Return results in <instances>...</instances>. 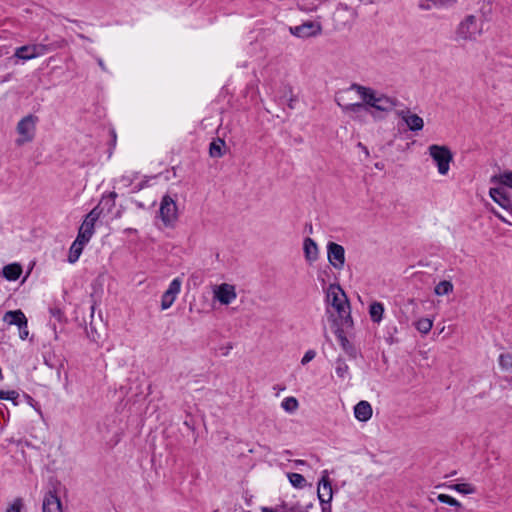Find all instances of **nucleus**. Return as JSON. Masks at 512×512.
<instances>
[{
  "instance_id": "nucleus-28",
  "label": "nucleus",
  "mask_w": 512,
  "mask_h": 512,
  "mask_svg": "<svg viewBox=\"0 0 512 512\" xmlns=\"http://www.w3.org/2000/svg\"><path fill=\"white\" fill-rule=\"evenodd\" d=\"M384 306L380 302H373L369 307L370 318L373 322L379 323L382 320Z\"/></svg>"
},
{
  "instance_id": "nucleus-26",
  "label": "nucleus",
  "mask_w": 512,
  "mask_h": 512,
  "mask_svg": "<svg viewBox=\"0 0 512 512\" xmlns=\"http://www.w3.org/2000/svg\"><path fill=\"white\" fill-rule=\"evenodd\" d=\"M335 373L342 380L350 379L349 366L344 358L338 357L335 360Z\"/></svg>"
},
{
  "instance_id": "nucleus-45",
  "label": "nucleus",
  "mask_w": 512,
  "mask_h": 512,
  "mask_svg": "<svg viewBox=\"0 0 512 512\" xmlns=\"http://www.w3.org/2000/svg\"><path fill=\"white\" fill-rule=\"evenodd\" d=\"M494 215L502 222L504 223H507V224H511L509 221H507L501 214H499L498 212H494Z\"/></svg>"
},
{
  "instance_id": "nucleus-44",
  "label": "nucleus",
  "mask_w": 512,
  "mask_h": 512,
  "mask_svg": "<svg viewBox=\"0 0 512 512\" xmlns=\"http://www.w3.org/2000/svg\"><path fill=\"white\" fill-rule=\"evenodd\" d=\"M96 61L100 67V69L103 71V72H108V69L104 63V61L102 60V58L100 57H96Z\"/></svg>"
},
{
  "instance_id": "nucleus-41",
  "label": "nucleus",
  "mask_w": 512,
  "mask_h": 512,
  "mask_svg": "<svg viewBox=\"0 0 512 512\" xmlns=\"http://www.w3.org/2000/svg\"><path fill=\"white\" fill-rule=\"evenodd\" d=\"M18 397H19L18 392L14 391V390L6 391L5 400H11L14 405H18V402H17Z\"/></svg>"
},
{
  "instance_id": "nucleus-42",
  "label": "nucleus",
  "mask_w": 512,
  "mask_h": 512,
  "mask_svg": "<svg viewBox=\"0 0 512 512\" xmlns=\"http://www.w3.org/2000/svg\"><path fill=\"white\" fill-rule=\"evenodd\" d=\"M19 336L22 340H25L28 335H29V331H28V322L23 324V325H20L19 327Z\"/></svg>"
},
{
  "instance_id": "nucleus-32",
  "label": "nucleus",
  "mask_w": 512,
  "mask_h": 512,
  "mask_svg": "<svg viewBox=\"0 0 512 512\" xmlns=\"http://www.w3.org/2000/svg\"><path fill=\"white\" fill-rule=\"evenodd\" d=\"M298 400L295 398V397H286L285 399H283V401L281 402V407L286 411V412H289V413H293L294 411H296L298 409Z\"/></svg>"
},
{
  "instance_id": "nucleus-14",
  "label": "nucleus",
  "mask_w": 512,
  "mask_h": 512,
  "mask_svg": "<svg viewBox=\"0 0 512 512\" xmlns=\"http://www.w3.org/2000/svg\"><path fill=\"white\" fill-rule=\"evenodd\" d=\"M398 117H400L408 126L409 130L413 132H417L423 129L424 121L417 114L411 113V111L407 109L396 111Z\"/></svg>"
},
{
  "instance_id": "nucleus-48",
  "label": "nucleus",
  "mask_w": 512,
  "mask_h": 512,
  "mask_svg": "<svg viewBox=\"0 0 512 512\" xmlns=\"http://www.w3.org/2000/svg\"><path fill=\"white\" fill-rule=\"evenodd\" d=\"M262 512H276V511H275V508H267V507H264V508L262 509Z\"/></svg>"
},
{
  "instance_id": "nucleus-5",
  "label": "nucleus",
  "mask_w": 512,
  "mask_h": 512,
  "mask_svg": "<svg viewBox=\"0 0 512 512\" xmlns=\"http://www.w3.org/2000/svg\"><path fill=\"white\" fill-rule=\"evenodd\" d=\"M159 217L166 227H172L178 218V209L174 199L164 195L159 208Z\"/></svg>"
},
{
  "instance_id": "nucleus-43",
  "label": "nucleus",
  "mask_w": 512,
  "mask_h": 512,
  "mask_svg": "<svg viewBox=\"0 0 512 512\" xmlns=\"http://www.w3.org/2000/svg\"><path fill=\"white\" fill-rule=\"evenodd\" d=\"M88 338L92 341L97 343L100 339V335L97 333V331H94L91 327V331H87Z\"/></svg>"
},
{
  "instance_id": "nucleus-56",
  "label": "nucleus",
  "mask_w": 512,
  "mask_h": 512,
  "mask_svg": "<svg viewBox=\"0 0 512 512\" xmlns=\"http://www.w3.org/2000/svg\"><path fill=\"white\" fill-rule=\"evenodd\" d=\"M307 231H312V226L310 225L309 228H307Z\"/></svg>"
},
{
  "instance_id": "nucleus-54",
  "label": "nucleus",
  "mask_w": 512,
  "mask_h": 512,
  "mask_svg": "<svg viewBox=\"0 0 512 512\" xmlns=\"http://www.w3.org/2000/svg\"><path fill=\"white\" fill-rule=\"evenodd\" d=\"M508 212L512 215V205H511V208L508 210Z\"/></svg>"
},
{
  "instance_id": "nucleus-39",
  "label": "nucleus",
  "mask_w": 512,
  "mask_h": 512,
  "mask_svg": "<svg viewBox=\"0 0 512 512\" xmlns=\"http://www.w3.org/2000/svg\"><path fill=\"white\" fill-rule=\"evenodd\" d=\"M24 508V503L22 498H16L14 501L6 508V512H22Z\"/></svg>"
},
{
  "instance_id": "nucleus-4",
  "label": "nucleus",
  "mask_w": 512,
  "mask_h": 512,
  "mask_svg": "<svg viewBox=\"0 0 512 512\" xmlns=\"http://www.w3.org/2000/svg\"><path fill=\"white\" fill-rule=\"evenodd\" d=\"M429 154L435 162L438 173L446 175L450 169V163L453 160V154L447 146L433 144L428 148Z\"/></svg>"
},
{
  "instance_id": "nucleus-50",
  "label": "nucleus",
  "mask_w": 512,
  "mask_h": 512,
  "mask_svg": "<svg viewBox=\"0 0 512 512\" xmlns=\"http://www.w3.org/2000/svg\"><path fill=\"white\" fill-rule=\"evenodd\" d=\"M111 135H112L113 144H115V142H116V133H115L114 130H111Z\"/></svg>"
},
{
  "instance_id": "nucleus-35",
  "label": "nucleus",
  "mask_w": 512,
  "mask_h": 512,
  "mask_svg": "<svg viewBox=\"0 0 512 512\" xmlns=\"http://www.w3.org/2000/svg\"><path fill=\"white\" fill-rule=\"evenodd\" d=\"M499 365L506 371L512 370V354L503 353L499 356Z\"/></svg>"
},
{
  "instance_id": "nucleus-53",
  "label": "nucleus",
  "mask_w": 512,
  "mask_h": 512,
  "mask_svg": "<svg viewBox=\"0 0 512 512\" xmlns=\"http://www.w3.org/2000/svg\"><path fill=\"white\" fill-rule=\"evenodd\" d=\"M358 145H359V147H361L363 149V152H366V154H368L367 148L365 146H363L362 143H359Z\"/></svg>"
},
{
  "instance_id": "nucleus-57",
  "label": "nucleus",
  "mask_w": 512,
  "mask_h": 512,
  "mask_svg": "<svg viewBox=\"0 0 512 512\" xmlns=\"http://www.w3.org/2000/svg\"><path fill=\"white\" fill-rule=\"evenodd\" d=\"M214 512H219L218 510H215Z\"/></svg>"
},
{
  "instance_id": "nucleus-1",
  "label": "nucleus",
  "mask_w": 512,
  "mask_h": 512,
  "mask_svg": "<svg viewBox=\"0 0 512 512\" xmlns=\"http://www.w3.org/2000/svg\"><path fill=\"white\" fill-rule=\"evenodd\" d=\"M326 301L329 303L337 313L333 317L334 326H344L346 328H353V319L351 317L349 300L339 284H330L326 293Z\"/></svg>"
},
{
  "instance_id": "nucleus-20",
  "label": "nucleus",
  "mask_w": 512,
  "mask_h": 512,
  "mask_svg": "<svg viewBox=\"0 0 512 512\" xmlns=\"http://www.w3.org/2000/svg\"><path fill=\"white\" fill-rule=\"evenodd\" d=\"M303 251L306 261L309 262L310 264L315 262L319 257L318 246L316 242L310 237H306L304 239Z\"/></svg>"
},
{
  "instance_id": "nucleus-2",
  "label": "nucleus",
  "mask_w": 512,
  "mask_h": 512,
  "mask_svg": "<svg viewBox=\"0 0 512 512\" xmlns=\"http://www.w3.org/2000/svg\"><path fill=\"white\" fill-rule=\"evenodd\" d=\"M350 89L355 90L369 108H374L378 111L389 112L399 104L396 98L378 94L373 89L357 83H353Z\"/></svg>"
},
{
  "instance_id": "nucleus-18",
  "label": "nucleus",
  "mask_w": 512,
  "mask_h": 512,
  "mask_svg": "<svg viewBox=\"0 0 512 512\" xmlns=\"http://www.w3.org/2000/svg\"><path fill=\"white\" fill-rule=\"evenodd\" d=\"M489 195L503 209L508 211L511 208L512 201L503 187L490 188Z\"/></svg>"
},
{
  "instance_id": "nucleus-47",
  "label": "nucleus",
  "mask_w": 512,
  "mask_h": 512,
  "mask_svg": "<svg viewBox=\"0 0 512 512\" xmlns=\"http://www.w3.org/2000/svg\"><path fill=\"white\" fill-rule=\"evenodd\" d=\"M319 490L321 493H324V498H327V491H323V485L318 484V491Z\"/></svg>"
},
{
  "instance_id": "nucleus-29",
  "label": "nucleus",
  "mask_w": 512,
  "mask_h": 512,
  "mask_svg": "<svg viewBox=\"0 0 512 512\" xmlns=\"http://www.w3.org/2000/svg\"><path fill=\"white\" fill-rule=\"evenodd\" d=\"M491 182L499 183L503 186L509 187L512 189V171H505L499 175H494L491 178Z\"/></svg>"
},
{
  "instance_id": "nucleus-51",
  "label": "nucleus",
  "mask_w": 512,
  "mask_h": 512,
  "mask_svg": "<svg viewBox=\"0 0 512 512\" xmlns=\"http://www.w3.org/2000/svg\"><path fill=\"white\" fill-rule=\"evenodd\" d=\"M232 349V344H228L227 348H225V351L223 354L227 355L229 353V350Z\"/></svg>"
},
{
  "instance_id": "nucleus-22",
  "label": "nucleus",
  "mask_w": 512,
  "mask_h": 512,
  "mask_svg": "<svg viewBox=\"0 0 512 512\" xmlns=\"http://www.w3.org/2000/svg\"><path fill=\"white\" fill-rule=\"evenodd\" d=\"M355 418L361 422L368 421L372 416V407L367 401H360L354 407Z\"/></svg>"
},
{
  "instance_id": "nucleus-17",
  "label": "nucleus",
  "mask_w": 512,
  "mask_h": 512,
  "mask_svg": "<svg viewBox=\"0 0 512 512\" xmlns=\"http://www.w3.org/2000/svg\"><path fill=\"white\" fill-rule=\"evenodd\" d=\"M116 198L117 193L114 191L104 194L101 200L99 201L98 205L95 206L92 210L97 211V215L99 217L102 214H109L115 207Z\"/></svg>"
},
{
  "instance_id": "nucleus-8",
  "label": "nucleus",
  "mask_w": 512,
  "mask_h": 512,
  "mask_svg": "<svg viewBox=\"0 0 512 512\" xmlns=\"http://www.w3.org/2000/svg\"><path fill=\"white\" fill-rule=\"evenodd\" d=\"M319 485H323V491H327V498H324V493H321L320 491L317 493L321 505V512H332L331 501L333 497V490L327 470L322 472Z\"/></svg>"
},
{
  "instance_id": "nucleus-19",
  "label": "nucleus",
  "mask_w": 512,
  "mask_h": 512,
  "mask_svg": "<svg viewBox=\"0 0 512 512\" xmlns=\"http://www.w3.org/2000/svg\"><path fill=\"white\" fill-rule=\"evenodd\" d=\"M338 105L342 108V110L344 112L353 113L354 114L353 118L355 120H359V121H363L365 115L370 112V108L368 105L365 104V102L351 103V104H347V105H341L338 102Z\"/></svg>"
},
{
  "instance_id": "nucleus-55",
  "label": "nucleus",
  "mask_w": 512,
  "mask_h": 512,
  "mask_svg": "<svg viewBox=\"0 0 512 512\" xmlns=\"http://www.w3.org/2000/svg\"><path fill=\"white\" fill-rule=\"evenodd\" d=\"M307 231H312V226L310 225L309 228H307Z\"/></svg>"
},
{
  "instance_id": "nucleus-25",
  "label": "nucleus",
  "mask_w": 512,
  "mask_h": 512,
  "mask_svg": "<svg viewBox=\"0 0 512 512\" xmlns=\"http://www.w3.org/2000/svg\"><path fill=\"white\" fill-rule=\"evenodd\" d=\"M22 273V266L18 263L8 264L3 267V277L9 281H16Z\"/></svg>"
},
{
  "instance_id": "nucleus-49",
  "label": "nucleus",
  "mask_w": 512,
  "mask_h": 512,
  "mask_svg": "<svg viewBox=\"0 0 512 512\" xmlns=\"http://www.w3.org/2000/svg\"><path fill=\"white\" fill-rule=\"evenodd\" d=\"M295 464L296 465H306V461L305 460H295Z\"/></svg>"
},
{
  "instance_id": "nucleus-23",
  "label": "nucleus",
  "mask_w": 512,
  "mask_h": 512,
  "mask_svg": "<svg viewBox=\"0 0 512 512\" xmlns=\"http://www.w3.org/2000/svg\"><path fill=\"white\" fill-rule=\"evenodd\" d=\"M3 321L9 325L20 326L27 323V318L21 310H10L4 314Z\"/></svg>"
},
{
  "instance_id": "nucleus-9",
  "label": "nucleus",
  "mask_w": 512,
  "mask_h": 512,
  "mask_svg": "<svg viewBox=\"0 0 512 512\" xmlns=\"http://www.w3.org/2000/svg\"><path fill=\"white\" fill-rule=\"evenodd\" d=\"M327 256L329 263L337 270L343 269L345 265V249L335 242H328Z\"/></svg>"
},
{
  "instance_id": "nucleus-30",
  "label": "nucleus",
  "mask_w": 512,
  "mask_h": 512,
  "mask_svg": "<svg viewBox=\"0 0 512 512\" xmlns=\"http://www.w3.org/2000/svg\"><path fill=\"white\" fill-rule=\"evenodd\" d=\"M453 291V284L448 280L440 281L434 288V293L437 296L448 295Z\"/></svg>"
},
{
  "instance_id": "nucleus-3",
  "label": "nucleus",
  "mask_w": 512,
  "mask_h": 512,
  "mask_svg": "<svg viewBox=\"0 0 512 512\" xmlns=\"http://www.w3.org/2000/svg\"><path fill=\"white\" fill-rule=\"evenodd\" d=\"M481 33V26L474 15L466 16L455 30L456 42H467L476 40Z\"/></svg>"
},
{
  "instance_id": "nucleus-52",
  "label": "nucleus",
  "mask_w": 512,
  "mask_h": 512,
  "mask_svg": "<svg viewBox=\"0 0 512 512\" xmlns=\"http://www.w3.org/2000/svg\"><path fill=\"white\" fill-rule=\"evenodd\" d=\"M6 391L0 390V399H5Z\"/></svg>"
},
{
  "instance_id": "nucleus-7",
  "label": "nucleus",
  "mask_w": 512,
  "mask_h": 512,
  "mask_svg": "<svg viewBox=\"0 0 512 512\" xmlns=\"http://www.w3.org/2000/svg\"><path fill=\"white\" fill-rule=\"evenodd\" d=\"M47 50V46L43 44L24 45L15 49L13 57L27 61L46 54Z\"/></svg>"
},
{
  "instance_id": "nucleus-46",
  "label": "nucleus",
  "mask_w": 512,
  "mask_h": 512,
  "mask_svg": "<svg viewBox=\"0 0 512 512\" xmlns=\"http://www.w3.org/2000/svg\"><path fill=\"white\" fill-rule=\"evenodd\" d=\"M294 102H295V98L291 97L289 99V103H288V106H289L290 109H294Z\"/></svg>"
},
{
  "instance_id": "nucleus-16",
  "label": "nucleus",
  "mask_w": 512,
  "mask_h": 512,
  "mask_svg": "<svg viewBox=\"0 0 512 512\" xmlns=\"http://www.w3.org/2000/svg\"><path fill=\"white\" fill-rule=\"evenodd\" d=\"M214 297L221 304L228 305L237 297L235 287L233 285L223 283L214 291Z\"/></svg>"
},
{
  "instance_id": "nucleus-33",
  "label": "nucleus",
  "mask_w": 512,
  "mask_h": 512,
  "mask_svg": "<svg viewBox=\"0 0 512 512\" xmlns=\"http://www.w3.org/2000/svg\"><path fill=\"white\" fill-rule=\"evenodd\" d=\"M288 479L295 488H303L306 485V479L299 473H289Z\"/></svg>"
},
{
  "instance_id": "nucleus-12",
  "label": "nucleus",
  "mask_w": 512,
  "mask_h": 512,
  "mask_svg": "<svg viewBox=\"0 0 512 512\" xmlns=\"http://www.w3.org/2000/svg\"><path fill=\"white\" fill-rule=\"evenodd\" d=\"M181 283L180 278H175L170 282L168 289L163 293L161 298L162 310H166L173 305L177 295L180 293Z\"/></svg>"
},
{
  "instance_id": "nucleus-38",
  "label": "nucleus",
  "mask_w": 512,
  "mask_h": 512,
  "mask_svg": "<svg viewBox=\"0 0 512 512\" xmlns=\"http://www.w3.org/2000/svg\"><path fill=\"white\" fill-rule=\"evenodd\" d=\"M51 316L54 318V321H51V325L53 326L54 330L56 331V322L59 324L62 323V310L60 307H50L49 309Z\"/></svg>"
},
{
  "instance_id": "nucleus-21",
  "label": "nucleus",
  "mask_w": 512,
  "mask_h": 512,
  "mask_svg": "<svg viewBox=\"0 0 512 512\" xmlns=\"http://www.w3.org/2000/svg\"><path fill=\"white\" fill-rule=\"evenodd\" d=\"M457 0H420L418 7L421 10H431L432 8L447 9L452 7Z\"/></svg>"
},
{
  "instance_id": "nucleus-36",
  "label": "nucleus",
  "mask_w": 512,
  "mask_h": 512,
  "mask_svg": "<svg viewBox=\"0 0 512 512\" xmlns=\"http://www.w3.org/2000/svg\"><path fill=\"white\" fill-rule=\"evenodd\" d=\"M437 499L441 503L448 504V505L454 506L456 508H460L461 507V503L458 500H456L455 498H453L452 496H450V495L439 494L437 496Z\"/></svg>"
},
{
  "instance_id": "nucleus-37",
  "label": "nucleus",
  "mask_w": 512,
  "mask_h": 512,
  "mask_svg": "<svg viewBox=\"0 0 512 512\" xmlns=\"http://www.w3.org/2000/svg\"><path fill=\"white\" fill-rule=\"evenodd\" d=\"M450 488L463 494H472L475 492V487L467 483L454 484Z\"/></svg>"
},
{
  "instance_id": "nucleus-24",
  "label": "nucleus",
  "mask_w": 512,
  "mask_h": 512,
  "mask_svg": "<svg viewBox=\"0 0 512 512\" xmlns=\"http://www.w3.org/2000/svg\"><path fill=\"white\" fill-rule=\"evenodd\" d=\"M87 243H88L87 241L80 239V237L77 235V238L72 243V245L69 249L68 261L70 263H75L79 259L80 255L82 254V251Z\"/></svg>"
},
{
  "instance_id": "nucleus-31",
  "label": "nucleus",
  "mask_w": 512,
  "mask_h": 512,
  "mask_svg": "<svg viewBox=\"0 0 512 512\" xmlns=\"http://www.w3.org/2000/svg\"><path fill=\"white\" fill-rule=\"evenodd\" d=\"M433 321L429 318H421L415 323L416 329L422 334H428L432 329Z\"/></svg>"
},
{
  "instance_id": "nucleus-34",
  "label": "nucleus",
  "mask_w": 512,
  "mask_h": 512,
  "mask_svg": "<svg viewBox=\"0 0 512 512\" xmlns=\"http://www.w3.org/2000/svg\"><path fill=\"white\" fill-rule=\"evenodd\" d=\"M276 512H308L304 510L299 504L289 506L287 503L282 502L280 505L275 507Z\"/></svg>"
},
{
  "instance_id": "nucleus-11",
  "label": "nucleus",
  "mask_w": 512,
  "mask_h": 512,
  "mask_svg": "<svg viewBox=\"0 0 512 512\" xmlns=\"http://www.w3.org/2000/svg\"><path fill=\"white\" fill-rule=\"evenodd\" d=\"M291 34L300 38H308L321 34L322 26L320 23L307 21L301 25L291 27Z\"/></svg>"
},
{
  "instance_id": "nucleus-40",
  "label": "nucleus",
  "mask_w": 512,
  "mask_h": 512,
  "mask_svg": "<svg viewBox=\"0 0 512 512\" xmlns=\"http://www.w3.org/2000/svg\"><path fill=\"white\" fill-rule=\"evenodd\" d=\"M315 356H316V352L314 350L310 349V350L306 351V353L304 354V356L301 359V364L306 365L307 363L312 361L315 358Z\"/></svg>"
},
{
  "instance_id": "nucleus-10",
  "label": "nucleus",
  "mask_w": 512,
  "mask_h": 512,
  "mask_svg": "<svg viewBox=\"0 0 512 512\" xmlns=\"http://www.w3.org/2000/svg\"><path fill=\"white\" fill-rule=\"evenodd\" d=\"M99 219L97 211L91 210L79 227L78 236L80 239L89 242L95 232V223Z\"/></svg>"
},
{
  "instance_id": "nucleus-15",
  "label": "nucleus",
  "mask_w": 512,
  "mask_h": 512,
  "mask_svg": "<svg viewBox=\"0 0 512 512\" xmlns=\"http://www.w3.org/2000/svg\"><path fill=\"white\" fill-rule=\"evenodd\" d=\"M43 512H63L62 502L56 489L49 490L43 499Z\"/></svg>"
},
{
  "instance_id": "nucleus-13",
  "label": "nucleus",
  "mask_w": 512,
  "mask_h": 512,
  "mask_svg": "<svg viewBox=\"0 0 512 512\" xmlns=\"http://www.w3.org/2000/svg\"><path fill=\"white\" fill-rule=\"evenodd\" d=\"M334 333L339 341L341 348L345 351V353L352 359H355L358 355L357 349L354 345L347 339L346 331L350 328H346L344 326H334Z\"/></svg>"
},
{
  "instance_id": "nucleus-6",
  "label": "nucleus",
  "mask_w": 512,
  "mask_h": 512,
  "mask_svg": "<svg viewBox=\"0 0 512 512\" xmlns=\"http://www.w3.org/2000/svg\"><path fill=\"white\" fill-rule=\"evenodd\" d=\"M37 117L33 115H28L21 119L17 125V132L20 135V138L17 139L16 143L18 145H23L24 143L31 142L35 136Z\"/></svg>"
},
{
  "instance_id": "nucleus-27",
  "label": "nucleus",
  "mask_w": 512,
  "mask_h": 512,
  "mask_svg": "<svg viewBox=\"0 0 512 512\" xmlns=\"http://www.w3.org/2000/svg\"><path fill=\"white\" fill-rule=\"evenodd\" d=\"M225 141L217 138L210 143L209 154L213 158H220L224 155Z\"/></svg>"
}]
</instances>
